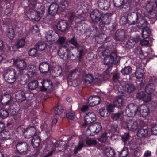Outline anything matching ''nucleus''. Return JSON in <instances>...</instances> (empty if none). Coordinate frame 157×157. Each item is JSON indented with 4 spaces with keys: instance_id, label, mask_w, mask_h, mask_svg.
Returning a JSON list of instances; mask_svg holds the SVG:
<instances>
[{
    "instance_id": "obj_5",
    "label": "nucleus",
    "mask_w": 157,
    "mask_h": 157,
    "mask_svg": "<svg viewBox=\"0 0 157 157\" xmlns=\"http://www.w3.org/2000/svg\"><path fill=\"white\" fill-rule=\"evenodd\" d=\"M125 113L128 117L134 116L138 112L139 108L136 105L131 103L126 107L125 109Z\"/></svg>"
},
{
    "instance_id": "obj_11",
    "label": "nucleus",
    "mask_w": 157,
    "mask_h": 157,
    "mask_svg": "<svg viewBox=\"0 0 157 157\" xmlns=\"http://www.w3.org/2000/svg\"><path fill=\"white\" fill-rule=\"evenodd\" d=\"M102 15L101 12L98 10H94L91 13L90 17L93 21L98 22L100 21Z\"/></svg>"
},
{
    "instance_id": "obj_30",
    "label": "nucleus",
    "mask_w": 157,
    "mask_h": 157,
    "mask_svg": "<svg viewBox=\"0 0 157 157\" xmlns=\"http://www.w3.org/2000/svg\"><path fill=\"white\" fill-rule=\"evenodd\" d=\"M39 86V82L37 80H34L29 82L27 85L28 89L30 90H35Z\"/></svg>"
},
{
    "instance_id": "obj_57",
    "label": "nucleus",
    "mask_w": 157,
    "mask_h": 157,
    "mask_svg": "<svg viewBox=\"0 0 157 157\" xmlns=\"http://www.w3.org/2000/svg\"><path fill=\"white\" fill-rule=\"evenodd\" d=\"M37 52V49L35 47L30 49L29 51V54L30 56H36Z\"/></svg>"
},
{
    "instance_id": "obj_19",
    "label": "nucleus",
    "mask_w": 157,
    "mask_h": 157,
    "mask_svg": "<svg viewBox=\"0 0 157 157\" xmlns=\"http://www.w3.org/2000/svg\"><path fill=\"white\" fill-rule=\"evenodd\" d=\"M127 127L129 130L134 131L138 128V123L136 121L129 120L127 123Z\"/></svg>"
},
{
    "instance_id": "obj_1",
    "label": "nucleus",
    "mask_w": 157,
    "mask_h": 157,
    "mask_svg": "<svg viewBox=\"0 0 157 157\" xmlns=\"http://www.w3.org/2000/svg\"><path fill=\"white\" fill-rule=\"evenodd\" d=\"M18 74L12 68H6L4 70L3 76L5 80L10 84L13 83L16 78L19 77Z\"/></svg>"
},
{
    "instance_id": "obj_31",
    "label": "nucleus",
    "mask_w": 157,
    "mask_h": 157,
    "mask_svg": "<svg viewBox=\"0 0 157 157\" xmlns=\"http://www.w3.org/2000/svg\"><path fill=\"white\" fill-rule=\"evenodd\" d=\"M51 125L48 122H45L41 127L43 130L45 131L47 136L50 135L51 129Z\"/></svg>"
},
{
    "instance_id": "obj_56",
    "label": "nucleus",
    "mask_w": 157,
    "mask_h": 157,
    "mask_svg": "<svg viewBox=\"0 0 157 157\" xmlns=\"http://www.w3.org/2000/svg\"><path fill=\"white\" fill-rule=\"evenodd\" d=\"M64 147V150L63 149L62 150L59 149V151L63 152L65 154L67 155H69L71 152V151L70 150V147H69L68 146H65Z\"/></svg>"
},
{
    "instance_id": "obj_53",
    "label": "nucleus",
    "mask_w": 157,
    "mask_h": 157,
    "mask_svg": "<svg viewBox=\"0 0 157 157\" xmlns=\"http://www.w3.org/2000/svg\"><path fill=\"white\" fill-rule=\"evenodd\" d=\"M108 111L105 109L104 108H101L99 111V113L100 115L103 117H107L108 114Z\"/></svg>"
},
{
    "instance_id": "obj_17",
    "label": "nucleus",
    "mask_w": 157,
    "mask_h": 157,
    "mask_svg": "<svg viewBox=\"0 0 157 157\" xmlns=\"http://www.w3.org/2000/svg\"><path fill=\"white\" fill-rule=\"evenodd\" d=\"M101 101V99L98 96H93L89 97L88 102L90 106H94L99 104Z\"/></svg>"
},
{
    "instance_id": "obj_4",
    "label": "nucleus",
    "mask_w": 157,
    "mask_h": 157,
    "mask_svg": "<svg viewBox=\"0 0 157 157\" xmlns=\"http://www.w3.org/2000/svg\"><path fill=\"white\" fill-rule=\"evenodd\" d=\"M120 57L115 52L112 53L110 55H109L105 57L104 59V64L108 65H111L113 63L117 64L120 61Z\"/></svg>"
},
{
    "instance_id": "obj_15",
    "label": "nucleus",
    "mask_w": 157,
    "mask_h": 157,
    "mask_svg": "<svg viewBox=\"0 0 157 157\" xmlns=\"http://www.w3.org/2000/svg\"><path fill=\"white\" fill-rule=\"evenodd\" d=\"M102 126L100 123L98 122L90 126L87 129V131L88 130L93 133H98L101 130Z\"/></svg>"
},
{
    "instance_id": "obj_32",
    "label": "nucleus",
    "mask_w": 157,
    "mask_h": 157,
    "mask_svg": "<svg viewBox=\"0 0 157 157\" xmlns=\"http://www.w3.org/2000/svg\"><path fill=\"white\" fill-rule=\"evenodd\" d=\"M148 132L149 131L148 129L142 128L139 129L138 130L137 134L139 137L142 138L147 136Z\"/></svg>"
},
{
    "instance_id": "obj_59",
    "label": "nucleus",
    "mask_w": 157,
    "mask_h": 157,
    "mask_svg": "<svg viewBox=\"0 0 157 157\" xmlns=\"http://www.w3.org/2000/svg\"><path fill=\"white\" fill-rule=\"evenodd\" d=\"M107 134L106 132L103 133L101 135V137L99 138L98 141L102 142H105L107 139Z\"/></svg>"
},
{
    "instance_id": "obj_10",
    "label": "nucleus",
    "mask_w": 157,
    "mask_h": 157,
    "mask_svg": "<svg viewBox=\"0 0 157 157\" xmlns=\"http://www.w3.org/2000/svg\"><path fill=\"white\" fill-rule=\"evenodd\" d=\"M126 33L125 31L121 29L118 30L115 33L114 39L116 41L122 42L126 38Z\"/></svg>"
},
{
    "instance_id": "obj_2",
    "label": "nucleus",
    "mask_w": 157,
    "mask_h": 157,
    "mask_svg": "<svg viewBox=\"0 0 157 157\" xmlns=\"http://www.w3.org/2000/svg\"><path fill=\"white\" fill-rule=\"evenodd\" d=\"M37 9L38 11L32 9L29 10V12L31 15V20L34 23L40 20L42 15L45 12V7L44 5H40V7L38 8Z\"/></svg>"
},
{
    "instance_id": "obj_44",
    "label": "nucleus",
    "mask_w": 157,
    "mask_h": 157,
    "mask_svg": "<svg viewBox=\"0 0 157 157\" xmlns=\"http://www.w3.org/2000/svg\"><path fill=\"white\" fill-rule=\"evenodd\" d=\"M25 44V40L24 39H21L16 41L15 45L17 48H20L23 47Z\"/></svg>"
},
{
    "instance_id": "obj_49",
    "label": "nucleus",
    "mask_w": 157,
    "mask_h": 157,
    "mask_svg": "<svg viewBox=\"0 0 157 157\" xmlns=\"http://www.w3.org/2000/svg\"><path fill=\"white\" fill-rule=\"evenodd\" d=\"M122 115L121 112H119L115 113H113L111 116V118L114 120L117 121Z\"/></svg>"
},
{
    "instance_id": "obj_35",
    "label": "nucleus",
    "mask_w": 157,
    "mask_h": 157,
    "mask_svg": "<svg viewBox=\"0 0 157 157\" xmlns=\"http://www.w3.org/2000/svg\"><path fill=\"white\" fill-rule=\"evenodd\" d=\"M105 151L108 157H114L116 154L114 150L109 147H105Z\"/></svg>"
},
{
    "instance_id": "obj_38",
    "label": "nucleus",
    "mask_w": 157,
    "mask_h": 157,
    "mask_svg": "<svg viewBox=\"0 0 157 157\" xmlns=\"http://www.w3.org/2000/svg\"><path fill=\"white\" fill-rule=\"evenodd\" d=\"M16 98L19 102H21L26 99V97L24 93L23 92H21L16 94Z\"/></svg>"
},
{
    "instance_id": "obj_9",
    "label": "nucleus",
    "mask_w": 157,
    "mask_h": 157,
    "mask_svg": "<svg viewBox=\"0 0 157 157\" xmlns=\"http://www.w3.org/2000/svg\"><path fill=\"white\" fill-rule=\"evenodd\" d=\"M41 83L42 85L40 87L41 91H49L52 90V82L51 81L43 80Z\"/></svg>"
},
{
    "instance_id": "obj_46",
    "label": "nucleus",
    "mask_w": 157,
    "mask_h": 157,
    "mask_svg": "<svg viewBox=\"0 0 157 157\" xmlns=\"http://www.w3.org/2000/svg\"><path fill=\"white\" fill-rule=\"evenodd\" d=\"M135 44V42L134 40L130 39L126 42L125 46L127 48H131L133 47Z\"/></svg>"
},
{
    "instance_id": "obj_18",
    "label": "nucleus",
    "mask_w": 157,
    "mask_h": 157,
    "mask_svg": "<svg viewBox=\"0 0 157 157\" xmlns=\"http://www.w3.org/2000/svg\"><path fill=\"white\" fill-rule=\"evenodd\" d=\"M138 113H140L141 116L145 117L149 113V109L148 106L146 105H144L139 107Z\"/></svg>"
},
{
    "instance_id": "obj_54",
    "label": "nucleus",
    "mask_w": 157,
    "mask_h": 157,
    "mask_svg": "<svg viewBox=\"0 0 157 157\" xmlns=\"http://www.w3.org/2000/svg\"><path fill=\"white\" fill-rule=\"evenodd\" d=\"M69 42L73 44L75 47V48H78L79 45L77 42L76 39L74 37L71 39L69 41Z\"/></svg>"
},
{
    "instance_id": "obj_42",
    "label": "nucleus",
    "mask_w": 157,
    "mask_h": 157,
    "mask_svg": "<svg viewBox=\"0 0 157 157\" xmlns=\"http://www.w3.org/2000/svg\"><path fill=\"white\" fill-rule=\"evenodd\" d=\"M86 143L89 146H92L96 145L97 142V140L93 139L90 138H87L85 141Z\"/></svg>"
},
{
    "instance_id": "obj_7",
    "label": "nucleus",
    "mask_w": 157,
    "mask_h": 157,
    "mask_svg": "<svg viewBox=\"0 0 157 157\" xmlns=\"http://www.w3.org/2000/svg\"><path fill=\"white\" fill-rule=\"evenodd\" d=\"M97 120L96 116L93 112L86 113L84 117V124L88 125L95 121Z\"/></svg>"
},
{
    "instance_id": "obj_29",
    "label": "nucleus",
    "mask_w": 157,
    "mask_h": 157,
    "mask_svg": "<svg viewBox=\"0 0 157 157\" xmlns=\"http://www.w3.org/2000/svg\"><path fill=\"white\" fill-rule=\"evenodd\" d=\"M153 2L151 1L147 2L146 6V8L147 12L150 14H153L154 13L153 10Z\"/></svg>"
},
{
    "instance_id": "obj_14",
    "label": "nucleus",
    "mask_w": 157,
    "mask_h": 157,
    "mask_svg": "<svg viewBox=\"0 0 157 157\" xmlns=\"http://www.w3.org/2000/svg\"><path fill=\"white\" fill-rule=\"evenodd\" d=\"M111 0H98V7L101 10H104L108 9L110 5Z\"/></svg>"
},
{
    "instance_id": "obj_37",
    "label": "nucleus",
    "mask_w": 157,
    "mask_h": 157,
    "mask_svg": "<svg viewBox=\"0 0 157 157\" xmlns=\"http://www.w3.org/2000/svg\"><path fill=\"white\" fill-rule=\"evenodd\" d=\"M151 31L148 27H147L143 28L142 32V36L144 39L147 38L151 33Z\"/></svg>"
},
{
    "instance_id": "obj_34",
    "label": "nucleus",
    "mask_w": 157,
    "mask_h": 157,
    "mask_svg": "<svg viewBox=\"0 0 157 157\" xmlns=\"http://www.w3.org/2000/svg\"><path fill=\"white\" fill-rule=\"evenodd\" d=\"M35 47L39 51L44 50L47 47V44L44 42H39L35 45Z\"/></svg>"
},
{
    "instance_id": "obj_63",
    "label": "nucleus",
    "mask_w": 157,
    "mask_h": 157,
    "mask_svg": "<svg viewBox=\"0 0 157 157\" xmlns=\"http://www.w3.org/2000/svg\"><path fill=\"white\" fill-rule=\"evenodd\" d=\"M129 137L130 136L129 133H125L122 135V137L123 141L124 143L127 142L128 140Z\"/></svg>"
},
{
    "instance_id": "obj_3",
    "label": "nucleus",
    "mask_w": 157,
    "mask_h": 157,
    "mask_svg": "<svg viewBox=\"0 0 157 157\" xmlns=\"http://www.w3.org/2000/svg\"><path fill=\"white\" fill-rule=\"evenodd\" d=\"M16 148L20 156L23 157H26L30 150V147L28 143L24 141L18 142L16 145Z\"/></svg>"
},
{
    "instance_id": "obj_62",
    "label": "nucleus",
    "mask_w": 157,
    "mask_h": 157,
    "mask_svg": "<svg viewBox=\"0 0 157 157\" xmlns=\"http://www.w3.org/2000/svg\"><path fill=\"white\" fill-rule=\"evenodd\" d=\"M68 84L71 86H76L78 85V83L77 82V80L76 79H74L68 81Z\"/></svg>"
},
{
    "instance_id": "obj_33",
    "label": "nucleus",
    "mask_w": 157,
    "mask_h": 157,
    "mask_svg": "<svg viewBox=\"0 0 157 157\" xmlns=\"http://www.w3.org/2000/svg\"><path fill=\"white\" fill-rule=\"evenodd\" d=\"M147 24L148 23L146 19L141 17H139L137 23L139 27H143V28L147 27Z\"/></svg>"
},
{
    "instance_id": "obj_8",
    "label": "nucleus",
    "mask_w": 157,
    "mask_h": 157,
    "mask_svg": "<svg viewBox=\"0 0 157 157\" xmlns=\"http://www.w3.org/2000/svg\"><path fill=\"white\" fill-rule=\"evenodd\" d=\"M0 101L4 105H10L12 102V96L9 93H5L0 95Z\"/></svg>"
},
{
    "instance_id": "obj_45",
    "label": "nucleus",
    "mask_w": 157,
    "mask_h": 157,
    "mask_svg": "<svg viewBox=\"0 0 157 157\" xmlns=\"http://www.w3.org/2000/svg\"><path fill=\"white\" fill-rule=\"evenodd\" d=\"M63 109L62 106L58 105L55 108L54 113L56 115H59L63 113Z\"/></svg>"
},
{
    "instance_id": "obj_51",
    "label": "nucleus",
    "mask_w": 157,
    "mask_h": 157,
    "mask_svg": "<svg viewBox=\"0 0 157 157\" xmlns=\"http://www.w3.org/2000/svg\"><path fill=\"white\" fill-rule=\"evenodd\" d=\"M35 74V70H33L31 68L29 69L27 73L25 74L28 78L31 79L34 76Z\"/></svg>"
},
{
    "instance_id": "obj_64",
    "label": "nucleus",
    "mask_w": 157,
    "mask_h": 157,
    "mask_svg": "<svg viewBox=\"0 0 157 157\" xmlns=\"http://www.w3.org/2000/svg\"><path fill=\"white\" fill-rule=\"evenodd\" d=\"M67 117L71 120H73L75 117V113L74 112H69L66 114Z\"/></svg>"
},
{
    "instance_id": "obj_58",
    "label": "nucleus",
    "mask_w": 157,
    "mask_h": 157,
    "mask_svg": "<svg viewBox=\"0 0 157 157\" xmlns=\"http://www.w3.org/2000/svg\"><path fill=\"white\" fill-rule=\"evenodd\" d=\"M19 77H21L20 79L22 82V84H25L27 83L29 81V79H30L26 74L22 76H19Z\"/></svg>"
},
{
    "instance_id": "obj_61",
    "label": "nucleus",
    "mask_w": 157,
    "mask_h": 157,
    "mask_svg": "<svg viewBox=\"0 0 157 157\" xmlns=\"http://www.w3.org/2000/svg\"><path fill=\"white\" fill-rule=\"evenodd\" d=\"M145 95V93L144 91H141L137 93L136 97L138 99H143Z\"/></svg>"
},
{
    "instance_id": "obj_36",
    "label": "nucleus",
    "mask_w": 157,
    "mask_h": 157,
    "mask_svg": "<svg viewBox=\"0 0 157 157\" xmlns=\"http://www.w3.org/2000/svg\"><path fill=\"white\" fill-rule=\"evenodd\" d=\"M68 6V3L65 1H62L59 5V9L61 11H63L67 9Z\"/></svg>"
},
{
    "instance_id": "obj_13",
    "label": "nucleus",
    "mask_w": 157,
    "mask_h": 157,
    "mask_svg": "<svg viewBox=\"0 0 157 157\" xmlns=\"http://www.w3.org/2000/svg\"><path fill=\"white\" fill-rule=\"evenodd\" d=\"M67 49V48L62 46L59 48L58 51L57 53L58 56L63 60H66L69 59V53L67 52V54H66Z\"/></svg>"
},
{
    "instance_id": "obj_43",
    "label": "nucleus",
    "mask_w": 157,
    "mask_h": 157,
    "mask_svg": "<svg viewBox=\"0 0 157 157\" xmlns=\"http://www.w3.org/2000/svg\"><path fill=\"white\" fill-rule=\"evenodd\" d=\"M132 68L130 66L125 67L121 71L122 74L124 75L129 74L131 72Z\"/></svg>"
},
{
    "instance_id": "obj_41",
    "label": "nucleus",
    "mask_w": 157,
    "mask_h": 157,
    "mask_svg": "<svg viewBox=\"0 0 157 157\" xmlns=\"http://www.w3.org/2000/svg\"><path fill=\"white\" fill-rule=\"evenodd\" d=\"M84 141L83 140H80L78 144V147H75L74 149V153H77L78 152L81 150L83 147Z\"/></svg>"
},
{
    "instance_id": "obj_6",
    "label": "nucleus",
    "mask_w": 157,
    "mask_h": 157,
    "mask_svg": "<svg viewBox=\"0 0 157 157\" xmlns=\"http://www.w3.org/2000/svg\"><path fill=\"white\" fill-rule=\"evenodd\" d=\"M16 67L18 69L17 71L19 76H21L27 68V65L25 61L23 60H17L15 62Z\"/></svg>"
},
{
    "instance_id": "obj_50",
    "label": "nucleus",
    "mask_w": 157,
    "mask_h": 157,
    "mask_svg": "<svg viewBox=\"0 0 157 157\" xmlns=\"http://www.w3.org/2000/svg\"><path fill=\"white\" fill-rule=\"evenodd\" d=\"M128 148L125 147L120 152V157H126L128 155Z\"/></svg>"
},
{
    "instance_id": "obj_23",
    "label": "nucleus",
    "mask_w": 157,
    "mask_h": 157,
    "mask_svg": "<svg viewBox=\"0 0 157 157\" xmlns=\"http://www.w3.org/2000/svg\"><path fill=\"white\" fill-rule=\"evenodd\" d=\"M36 132V129L33 126H29L26 129L25 137L28 138H30V137L35 135Z\"/></svg>"
},
{
    "instance_id": "obj_12",
    "label": "nucleus",
    "mask_w": 157,
    "mask_h": 157,
    "mask_svg": "<svg viewBox=\"0 0 157 157\" xmlns=\"http://www.w3.org/2000/svg\"><path fill=\"white\" fill-rule=\"evenodd\" d=\"M139 17L136 13H133L128 14L127 18L125 17L124 18L127 20L128 23L131 25L137 24Z\"/></svg>"
},
{
    "instance_id": "obj_40",
    "label": "nucleus",
    "mask_w": 157,
    "mask_h": 157,
    "mask_svg": "<svg viewBox=\"0 0 157 157\" xmlns=\"http://www.w3.org/2000/svg\"><path fill=\"white\" fill-rule=\"evenodd\" d=\"M8 115V112L6 109L3 108L0 109V117L4 119L7 117Z\"/></svg>"
},
{
    "instance_id": "obj_39",
    "label": "nucleus",
    "mask_w": 157,
    "mask_h": 157,
    "mask_svg": "<svg viewBox=\"0 0 157 157\" xmlns=\"http://www.w3.org/2000/svg\"><path fill=\"white\" fill-rule=\"evenodd\" d=\"M124 101L123 99L120 98H117L114 101L115 106L117 107H120L124 103Z\"/></svg>"
},
{
    "instance_id": "obj_20",
    "label": "nucleus",
    "mask_w": 157,
    "mask_h": 157,
    "mask_svg": "<svg viewBox=\"0 0 157 157\" xmlns=\"http://www.w3.org/2000/svg\"><path fill=\"white\" fill-rule=\"evenodd\" d=\"M136 70L135 72V76L137 78H141L145 73L144 69L139 64L136 65Z\"/></svg>"
},
{
    "instance_id": "obj_52",
    "label": "nucleus",
    "mask_w": 157,
    "mask_h": 157,
    "mask_svg": "<svg viewBox=\"0 0 157 157\" xmlns=\"http://www.w3.org/2000/svg\"><path fill=\"white\" fill-rule=\"evenodd\" d=\"M1 135L2 138L5 140L9 139L10 137V132L8 131H5L3 132H2Z\"/></svg>"
},
{
    "instance_id": "obj_25",
    "label": "nucleus",
    "mask_w": 157,
    "mask_h": 157,
    "mask_svg": "<svg viewBox=\"0 0 157 157\" xmlns=\"http://www.w3.org/2000/svg\"><path fill=\"white\" fill-rule=\"evenodd\" d=\"M57 27L59 30L62 32L65 31L67 27V23L66 21H60L57 25Z\"/></svg>"
},
{
    "instance_id": "obj_27",
    "label": "nucleus",
    "mask_w": 157,
    "mask_h": 157,
    "mask_svg": "<svg viewBox=\"0 0 157 157\" xmlns=\"http://www.w3.org/2000/svg\"><path fill=\"white\" fill-rule=\"evenodd\" d=\"M58 34L55 32L52 31H49L46 36V38L48 41H55L56 39V36Z\"/></svg>"
},
{
    "instance_id": "obj_28",
    "label": "nucleus",
    "mask_w": 157,
    "mask_h": 157,
    "mask_svg": "<svg viewBox=\"0 0 157 157\" xmlns=\"http://www.w3.org/2000/svg\"><path fill=\"white\" fill-rule=\"evenodd\" d=\"M124 90L128 94L132 92L135 89V86L132 84L127 83L123 86Z\"/></svg>"
},
{
    "instance_id": "obj_21",
    "label": "nucleus",
    "mask_w": 157,
    "mask_h": 157,
    "mask_svg": "<svg viewBox=\"0 0 157 157\" xmlns=\"http://www.w3.org/2000/svg\"><path fill=\"white\" fill-rule=\"evenodd\" d=\"M59 5L55 3H52L50 5L48 8V13L51 15L54 16L57 13Z\"/></svg>"
},
{
    "instance_id": "obj_16",
    "label": "nucleus",
    "mask_w": 157,
    "mask_h": 157,
    "mask_svg": "<svg viewBox=\"0 0 157 157\" xmlns=\"http://www.w3.org/2000/svg\"><path fill=\"white\" fill-rule=\"evenodd\" d=\"M50 69V64L47 62H41L39 66V70L42 73H47Z\"/></svg>"
},
{
    "instance_id": "obj_60",
    "label": "nucleus",
    "mask_w": 157,
    "mask_h": 157,
    "mask_svg": "<svg viewBox=\"0 0 157 157\" xmlns=\"http://www.w3.org/2000/svg\"><path fill=\"white\" fill-rule=\"evenodd\" d=\"M17 132L21 134H23L24 136H25V134H26V129L23 127L19 126L17 129Z\"/></svg>"
},
{
    "instance_id": "obj_55",
    "label": "nucleus",
    "mask_w": 157,
    "mask_h": 157,
    "mask_svg": "<svg viewBox=\"0 0 157 157\" xmlns=\"http://www.w3.org/2000/svg\"><path fill=\"white\" fill-rule=\"evenodd\" d=\"M151 132L152 134L157 135V124H151Z\"/></svg>"
},
{
    "instance_id": "obj_48",
    "label": "nucleus",
    "mask_w": 157,
    "mask_h": 157,
    "mask_svg": "<svg viewBox=\"0 0 157 157\" xmlns=\"http://www.w3.org/2000/svg\"><path fill=\"white\" fill-rule=\"evenodd\" d=\"M114 6L116 7H121L124 4V0H113Z\"/></svg>"
},
{
    "instance_id": "obj_26",
    "label": "nucleus",
    "mask_w": 157,
    "mask_h": 157,
    "mask_svg": "<svg viewBox=\"0 0 157 157\" xmlns=\"http://www.w3.org/2000/svg\"><path fill=\"white\" fill-rule=\"evenodd\" d=\"M6 33L7 37L12 40L15 37V33L13 27L12 26H8L6 31Z\"/></svg>"
},
{
    "instance_id": "obj_24",
    "label": "nucleus",
    "mask_w": 157,
    "mask_h": 157,
    "mask_svg": "<svg viewBox=\"0 0 157 157\" xmlns=\"http://www.w3.org/2000/svg\"><path fill=\"white\" fill-rule=\"evenodd\" d=\"M155 82L147 85L145 88L146 93L149 94H152L155 90Z\"/></svg>"
},
{
    "instance_id": "obj_47",
    "label": "nucleus",
    "mask_w": 157,
    "mask_h": 157,
    "mask_svg": "<svg viewBox=\"0 0 157 157\" xmlns=\"http://www.w3.org/2000/svg\"><path fill=\"white\" fill-rule=\"evenodd\" d=\"M94 78L93 75L90 74H88L84 77L85 82L87 83H90L93 82Z\"/></svg>"
},
{
    "instance_id": "obj_22",
    "label": "nucleus",
    "mask_w": 157,
    "mask_h": 157,
    "mask_svg": "<svg viewBox=\"0 0 157 157\" xmlns=\"http://www.w3.org/2000/svg\"><path fill=\"white\" fill-rule=\"evenodd\" d=\"M41 142L40 138L39 136L34 135L33 136L31 141V144L34 148H37L40 144Z\"/></svg>"
}]
</instances>
